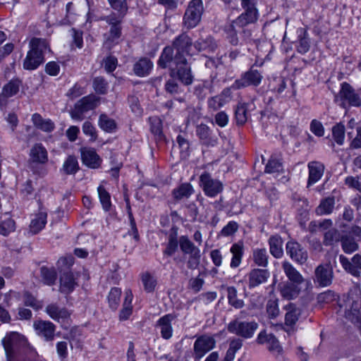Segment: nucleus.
Returning <instances> with one entry per match:
<instances>
[{
  "mask_svg": "<svg viewBox=\"0 0 361 361\" xmlns=\"http://www.w3.org/2000/svg\"><path fill=\"white\" fill-rule=\"evenodd\" d=\"M29 46L30 50L23 61V68L32 71L44 62V54L50 49L46 39L37 37L30 41Z\"/></svg>",
  "mask_w": 361,
  "mask_h": 361,
  "instance_id": "obj_1",
  "label": "nucleus"
},
{
  "mask_svg": "<svg viewBox=\"0 0 361 361\" xmlns=\"http://www.w3.org/2000/svg\"><path fill=\"white\" fill-rule=\"evenodd\" d=\"M244 11L234 20L239 27L247 26L257 22L259 12L257 8V0H238Z\"/></svg>",
  "mask_w": 361,
  "mask_h": 361,
  "instance_id": "obj_2",
  "label": "nucleus"
},
{
  "mask_svg": "<svg viewBox=\"0 0 361 361\" xmlns=\"http://www.w3.org/2000/svg\"><path fill=\"white\" fill-rule=\"evenodd\" d=\"M179 246L180 250L184 255H188L187 261V267L189 269H195L200 263V250L188 238V235H181L179 237Z\"/></svg>",
  "mask_w": 361,
  "mask_h": 361,
  "instance_id": "obj_3",
  "label": "nucleus"
},
{
  "mask_svg": "<svg viewBox=\"0 0 361 361\" xmlns=\"http://www.w3.org/2000/svg\"><path fill=\"white\" fill-rule=\"evenodd\" d=\"M204 12V6L202 0H191L188 5L183 16V23L185 28L195 27L201 21Z\"/></svg>",
  "mask_w": 361,
  "mask_h": 361,
  "instance_id": "obj_4",
  "label": "nucleus"
},
{
  "mask_svg": "<svg viewBox=\"0 0 361 361\" xmlns=\"http://www.w3.org/2000/svg\"><path fill=\"white\" fill-rule=\"evenodd\" d=\"M124 17L117 16L116 13H111L110 15L105 16L103 20L110 25L109 35L104 42V44L111 49L114 44L119 42L121 36V23Z\"/></svg>",
  "mask_w": 361,
  "mask_h": 361,
  "instance_id": "obj_5",
  "label": "nucleus"
},
{
  "mask_svg": "<svg viewBox=\"0 0 361 361\" xmlns=\"http://www.w3.org/2000/svg\"><path fill=\"white\" fill-rule=\"evenodd\" d=\"M341 86L340 91L335 97V100L341 102L340 106L346 108V105L348 104L351 106L360 107L361 99L353 87L346 82L341 83Z\"/></svg>",
  "mask_w": 361,
  "mask_h": 361,
  "instance_id": "obj_6",
  "label": "nucleus"
},
{
  "mask_svg": "<svg viewBox=\"0 0 361 361\" xmlns=\"http://www.w3.org/2000/svg\"><path fill=\"white\" fill-rule=\"evenodd\" d=\"M99 104V98L94 94L82 97L77 102L71 111V118L78 121L84 119V114L90 110L94 109Z\"/></svg>",
  "mask_w": 361,
  "mask_h": 361,
  "instance_id": "obj_7",
  "label": "nucleus"
},
{
  "mask_svg": "<svg viewBox=\"0 0 361 361\" xmlns=\"http://www.w3.org/2000/svg\"><path fill=\"white\" fill-rule=\"evenodd\" d=\"M25 343V338L20 334L16 332L7 334L2 340L7 361H14L16 355Z\"/></svg>",
  "mask_w": 361,
  "mask_h": 361,
  "instance_id": "obj_8",
  "label": "nucleus"
},
{
  "mask_svg": "<svg viewBox=\"0 0 361 361\" xmlns=\"http://www.w3.org/2000/svg\"><path fill=\"white\" fill-rule=\"evenodd\" d=\"M258 324L255 321L246 322L234 319L228 324V331L243 338H250L258 329Z\"/></svg>",
  "mask_w": 361,
  "mask_h": 361,
  "instance_id": "obj_9",
  "label": "nucleus"
},
{
  "mask_svg": "<svg viewBox=\"0 0 361 361\" xmlns=\"http://www.w3.org/2000/svg\"><path fill=\"white\" fill-rule=\"evenodd\" d=\"M263 75L261 72L251 67L250 70L243 73L239 79L235 80L231 87L239 90L248 86L257 87L261 83Z\"/></svg>",
  "mask_w": 361,
  "mask_h": 361,
  "instance_id": "obj_10",
  "label": "nucleus"
},
{
  "mask_svg": "<svg viewBox=\"0 0 361 361\" xmlns=\"http://www.w3.org/2000/svg\"><path fill=\"white\" fill-rule=\"evenodd\" d=\"M192 46V39L186 34L183 33L176 37L172 44L173 49L176 51L174 61H179V63L184 61V59H186L185 55L191 54Z\"/></svg>",
  "mask_w": 361,
  "mask_h": 361,
  "instance_id": "obj_11",
  "label": "nucleus"
},
{
  "mask_svg": "<svg viewBox=\"0 0 361 361\" xmlns=\"http://www.w3.org/2000/svg\"><path fill=\"white\" fill-rule=\"evenodd\" d=\"M200 186L204 194L210 197H214L223 190L224 186L221 181L214 179L207 172L203 173L200 177Z\"/></svg>",
  "mask_w": 361,
  "mask_h": 361,
  "instance_id": "obj_12",
  "label": "nucleus"
},
{
  "mask_svg": "<svg viewBox=\"0 0 361 361\" xmlns=\"http://www.w3.org/2000/svg\"><path fill=\"white\" fill-rule=\"evenodd\" d=\"M216 345V341L213 336L202 335L198 337L194 343L193 357L195 360L203 357L206 353L212 350Z\"/></svg>",
  "mask_w": 361,
  "mask_h": 361,
  "instance_id": "obj_13",
  "label": "nucleus"
},
{
  "mask_svg": "<svg viewBox=\"0 0 361 361\" xmlns=\"http://www.w3.org/2000/svg\"><path fill=\"white\" fill-rule=\"evenodd\" d=\"M283 309L286 311L284 317V330L287 332L294 331L296 323L301 315L302 310L293 302H288L283 306Z\"/></svg>",
  "mask_w": 361,
  "mask_h": 361,
  "instance_id": "obj_14",
  "label": "nucleus"
},
{
  "mask_svg": "<svg viewBox=\"0 0 361 361\" xmlns=\"http://www.w3.org/2000/svg\"><path fill=\"white\" fill-rule=\"evenodd\" d=\"M175 68H171V75L176 76L178 79L185 85H191L193 81V75L191 73L190 66L188 63L187 60L184 61H174Z\"/></svg>",
  "mask_w": 361,
  "mask_h": 361,
  "instance_id": "obj_15",
  "label": "nucleus"
},
{
  "mask_svg": "<svg viewBox=\"0 0 361 361\" xmlns=\"http://www.w3.org/2000/svg\"><path fill=\"white\" fill-rule=\"evenodd\" d=\"M290 257L300 264H305L308 259L307 251L298 242L288 241L286 246Z\"/></svg>",
  "mask_w": 361,
  "mask_h": 361,
  "instance_id": "obj_16",
  "label": "nucleus"
},
{
  "mask_svg": "<svg viewBox=\"0 0 361 361\" xmlns=\"http://www.w3.org/2000/svg\"><path fill=\"white\" fill-rule=\"evenodd\" d=\"M33 327L36 334L46 341L54 340L56 326L52 322L40 319L36 320L33 323Z\"/></svg>",
  "mask_w": 361,
  "mask_h": 361,
  "instance_id": "obj_17",
  "label": "nucleus"
},
{
  "mask_svg": "<svg viewBox=\"0 0 361 361\" xmlns=\"http://www.w3.org/2000/svg\"><path fill=\"white\" fill-rule=\"evenodd\" d=\"M247 285L250 289L266 283L270 277L269 271L266 269L255 268L247 274Z\"/></svg>",
  "mask_w": 361,
  "mask_h": 361,
  "instance_id": "obj_18",
  "label": "nucleus"
},
{
  "mask_svg": "<svg viewBox=\"0 0 361 361\" xmlns=\"http://www.w3.org/2000/svg\"><path fill=\"white\" fill-rule=\"evenodd\" d=\"M339 261L343 268L351 275L359 277L361 274V255H355L351 261L343 255L339 256Z\"/></svg>",
  "mask_w": 361,
  "mask_h": 361,
  "instance_id": "obj_19",
  "label": "nucleus"
},
{
  "mask_svg": "<svg viewBox=\"0 0 361 361\" xmlns=\"http://www.w3.org/2000/svg\"><path fill=\"white\" fill-rule=\"evenodd\" d=\"M334 272L327 264H320L315 269V283L322 287H326L332 283Z\"/></svg>",
  "mask_w": 361,
  "mask_h": 361,
  "instance_id": "obj_20",
  "label": "nucleus"
},
{
  "mask_svg": "<svg viewBox=\"0 0 361 361\" xmlns=\"http://www.w3.org/2000/svg\"><path fill=\"white\" fill-rule=\"evenodd\" d=\"M176 317L173 314H166L157 320L155 327L159 329L163 338L168 340L172 337L173 327L171 322Z\"/></svg>",
  "mask_w": 361,
  "mask_h": 361,
  "instance_id": "obj_21",
  "label": "nucleus"
},
{
  "mask_svg": "<svg viewBox=\"0 0 361 361\" xmlns=\"http://www.w3.org/2000/svg\"><path fill=\"white\" fill-rule=\"evenodd\" d=\"M82 163L90 169H98L102 164V159L93 148H83L81 149Z\"/></svg>",
  "mask_w": 361,
  "mask_h": 361,
  "instance_id": "obj_22",
  "label": "nucleus"
},
{
  "mask_svg": "<svg viewBox=\"0 0 361 361\" xmlns=\"http://www.w3.org/2000/svg\"><path fill=\"white\" fill-rule=\"evenodd\" d=\"M307 167L309 170L307 187H310L321 179L324 174L325 167L322 163L317 161L309 162Z\"/></svg>",
  "mask_w": 361,
  "mask_h": 361,
  "instance_id": "obj_23",
  "label": "nucleus"
},
{
  "mask_svg": "<svg viewBox=\"0 0 361 361\" xmlns=\"http://www.w3.org/2000/svg\"><path fill=\"white\" fill-rule=\"evenodd\" d=\"M59 290L62 293L68 294L73 291L78 286L77 278L71 271H64L60 276Z\"/></svg>",
  "mask_w": 361,
  "mask_h": 361,
  "instance_id": "obj_24",
  "label": "nucleus"
},
{
  "mask_svg": "<svg viewBox=\"0 0 361 361\" xmlns=\"http://www.w3.org/2000/svg\"><path fill=\"white\" fill-rule=\"evenodd\" d=\"M45 312L54 320L63 322L67 319L71 313L66 307H61L56 303H51L46 307Z\"/></svg>",
  "mask_w": 361,
  "mask_h": 361,
  "instance_id": "obj_25",
  "label": "nucleus"
},
{
  "mask_svg": "<svg viewBox=\"0 0 361 361\" xmlns=\"http://www.w3.org/2000/svg\"><path fill=\"white\" fill-rule=\"evenodd\" d=\"M196 134L204 145L214 146L217 143L216 137L212 136V131L205 124L201 123L197 126Z\"/></svg>",
  "mask_w": 361,
  "mask_h": 361,
  "instance_id": "obj_26",
  "label": "nucleus"
},
{
  "mask_svg": "<svg viewBox=\"0 0 361 361\" xmlns=\"http://www.w3.org/2000/svg\"><path fill=\"white\" fill-rule=\"evenodd\" d=\"M301 284L292 282H284L280 285V293L287 300L296 298L301 291Z\"/></svg>",
  "mask_w": 361,
  "mask_h": 361,
  "instance_id": "obj_27",
  "label": "nucleus"
},
{
  "mask_svg": "<svg viewBox=\"0 0 361 361\" xmlns=\"http://www.w3.org/2000/svg\"><path fill=\"white\" fill-rule=\"evenodd\" d=\"M179 245V238H178V228L173 226L170 231L168 236V242L166 248L163 251L164 256L171 257L178 250Z\"/></svg>",
  "mask_w": 361,
  "mask_h": 361,
  "instance_id": "obj_28",
  "label": "nucleus"
},
{
  "mask_svg": "<svg viewBox=\"0 0 361 361\" xmlns=\"http://www.w3.org/2000/svg\"><path fill=\"white\" fill-rule=\"evenodd\" d=\"M193 192L194 189L192 185L189 183H185L174 188L171 192V195L173 200L176 202H178L181 200L188 199Z\"/></svg>",
  "mask_w": 361,
  "mask_h": 361,
  "instance_id": "obj_29",
  "label": "nucleus"
},
{
  "mask_svg": "<svg viewBox=\"0 0 361 361\" xmlns=\"http://www.w3.org/2000/svg\"><path fill=\"white\" fill-rule=\"evenodd\" d=\"M282 268L289 280L288 282L302 284L305 281L301 274L289 262L284 261L282 263Z\"/></svg>",
  "mask_w": 361,
  "mask_h": 361,
  "instance_id": "obj_30",
  "label": "nucleus"
},
{
  "mask_svg": "<svg viewBox=\"0 0 361 361\" xmlns=\"http://www.w3.org/2000/svg\"><path fill=\"white\" fill-rule=\"evenodd\" d=\"M268 243L271 255L276 259L281 258L283 255L282 238L279 235H271L269 238Z\"/></svg>",
  "mask_w": 361,
  "mask_h": 361,
  "instance_id": "obj_31",
  "label": "nucleus"
},
{
  "mask_svg": "<svg viewBox=\"0 0 361 361\" xmlns=\"http://www.w3.org/2000/svg\"><path fill=\"white\" fill-rule=\"evenodd\" d=\"M30 157L33 162L45 164L48 161L47 151L42 144H35L30 149Z\"/></svg>",
  "mask_w": 361,
  "mask_h": 361,
  "instance_id": "obj_32",
  "label": "nucleus"
},
{
  "mask_svg": "<svg viewBox=\"0 0 361 361\" xmlns=\"http://www.w3.org/2000/svg\"><path fill=\"white\" fill-rule=\"evenodd\" d=\"M153 67L152 62L147 58H142L133 66L135 74L140 77L148 75Z\"/></svg>",
  "mask_w": 361,
  "mask_h": 361,
  "instance_id": "obj_33",
  "label": "nucleus"
},
{
  "mask_svg": "<svg viewBox=\"0 0 361 361\" xmlns=\"http://www.w3.org/2000/svg\"><path fill=\"white\" fill-rule=\"evenodd\" d=\"M269 258L266 248L257 247L252 250V259L257 267L266 268L269 264Z\"/></svg>",
  "mask_w": 361,
  "mask_h": 361,
  "instance_id": "obj_34",
  "label": "nucleus"
},
{
  "mask_svg": "<svg viewBox=\"0 0 361 361\" xmlns=\"http://www.w3.org/2000/svg\"><path fill=\"white\" fill-rule=\"evenodd\" d=\"M230 251L232 254L230 266L231 268H237L241 264L242 258L244 254L243 243L242 242H238L233 244Z\"/></svg>",
  "mask_w": 361,
  "mask_h": 361,
  "instance_id": "obj_35",
  "label": "nucleus"
},
{
  "mask_svg": "<svg viewBox=\"0 0 361 361\" xmlns=\"http://www.w3.org/2000/svg\"><path fill=\"white\" fill-rule=\"evenodd\" d=\"M340 242L343 251L346 254H351L359 248L355 238L349 233L342 235Z\"/></svg>",
  "mask_w": 361,
  "mask_h": 361,
  "instance_id": "obj_36",
  "label": "nucleus"
},
{
  "mask_svg": "<svg viewBox=\"0 0 361 361\" xmlns=\"http://www.w3.org/2000/svg\"><path fill=\"white\" fill-rule=\"evenodd\" d=\"M150 131L154 135L157 141H163L164 135L162 130V121L158 116L149 118Z\"/></svg>",
  "mask_w": 361,
  "mask_h": 361,
  "instance_id": "obj_37",
  "label": "nucleus"
},
{
  "mask_svg": "<svg viewBox=\"0 0 361 361\" xmlns=\"http://www.w3.org/2000/svg\"><path fill=\"white\" fill-rule=\"evenodd\" d=\"M335 206L334 197H327L321 200L316 208V214L319 216L328 215L333 212Z\"/></svg>",
  "mask_w": 361,
  "mask_h": 361,
  "instance_id": "obj_38",
  "label": "nucleus"
},
{
  "mask_svg": "<svg viewBox=\"0 0 361 361\" xmlns=\"http://www.w3.org/2000/svg\"><path fill=\"white\" fill-rule=\"evenodd\" d=\"M33 124L37 128L44 132H51L55 128L54 123L50 119H44L39 114H34L32 116Z\"/></svg>",
  "mask_w": 361,
  "mask_h": 361,
  "instance_id": "obj_39",
  "label": "nucleus"
},
{
  "mask_svg": "<svg viewBox=\"0 0 361 361\" xmlns=\"http://www.w3.org/2000/svg\"><path fill=\"white\" fill-rule=\"evenodd\" d=\"M47 214L45 212H39L35 216L30 224V231L32 234L39 233L47 224Z\"/></svg>",
  "mask_w": 361,
  "mask_h": 361,
  "instance_id": "obj_40",
  "label": "nucleus"
},
{
  "mask_svg": "<svg viewBox=\"0 0 361 361\" xmlns=\"http://www.w3.org/2000/svg\"><path fill=\"white\" fill-rule=\"evenodd\" d=\"M360 303L359 301L353 300L349 309L345 311V317L346 319L353 323L361 322V313L360 311Z\"/></svg>",
  "mask_w": 361,
  "mask_h": 361,
  "instance_id": "obj_41",
  "label": "nucleus"
},
{
  "mask_svg": "<svg viewBox=\"0 0 361 361\" xmlns=\"http://www.w3.org/2000/svg\"><path fill=\"white\" fill-rule=\"evenodd\" d=\"M249 106L250 104L246 103H241L237 106L235 110V117L237 125L243 126L247 121L250 116L248 112Z\"/></svg>",
  "mask_w": 361,
  "mask_h": 361,
  "instance_id": "obj_42",
  "label": "nucleus"
},
{
  "mask_svg": "<svg viewBox=\"0 0 361 361\" xmlns=\"http://www.w3.org/2000/svg\"><path fill=\"white\" fill-rule=\"evenodd\" d=\"M194 47L198 51H207L213 52L217 46L212 37H207L205 39L200 38L197 39L194 43Z\"/></svg>",
  "mask_w": 361,
  "mask_h": 361,
  "instance_id": "obj_43",
  "label": "nucleus"
},
{
  "mask_svg": "<svg viewBox=\"0 0 361 361\" xmlns=\"http://www.w3.org/2000/svg\"><path fill=\"white\" fill-rule=\"evenodd\" d=\"M22 85V81L18 78L11 80L6 83L2 90V94L5 97H11L16 95Z\"/></svg>",
  "mask_w": 361,
  "mask_h": 361,
  "instance_id": "obj_44",
  "label": "nucleus"
},
{
  "mask_svg": "<svg viewBox=\"0 0 361 361\" xmlns=\"http://www.w3.org/2000/svg\"><path fill=\"white\" fill-rule=\"evenodd\" d=\"M40 276L44 284L52 286L55 283L57 274L54 267L42 266L40 268Z\"/></svg>",
  "mask_w": 361,
  "mask_h": 361,
  "instance_id": "obj_45",
  "label": "nucleus"
},
{
  "mask_svg": "<svg viewBox=\"0 0 361 361\" xmlns=\"http://www.w3.org/2000/svg\"><path fill=\"white\" fill-rule=\"evenodd\" d=\"M298 33V44L297 50L300 54H305L310 50V44L307 37V30L304 28H299Z\"/></svg>",
  "mask_w": 361,
  "mask_h": 361,
  "instance_id": "obj_46",
  "label": "nucleus"
},
{
  "mask_svg": "<svg viewBox=\"0 0 361 361\" xmlns=\"http://www.w3.org/2000/svg\"><path fill=\"white\" fill-rule=\"evenodd\" d=\"M173 49L172 47H166L158 60V66L166 68L171 63H174Z\"/></svg>",
  "mask_w": 361,
  "mask_h": 361,
  "instance_id": "obj_47",
  "label": "nucleus"
},
{
  "mask_svg": "<svg viewBox=\"0 0 361 361\" xmlns=\"http://www.w3.org/2000/svg\"><path fill=\"white\" fill-rule=\"evenodd\" d=\"M228 302L235 309H240L244 306V301L238 298V290L234 286L226 288Z\"/></svg>",
  "mask_w": 361,
  "mask_h": 361,
  "instance_id": "obj_48",
  "label": "nucleus"
},
{
  "mask_svg": "<svg viewBox=\"0 0 361 361\" xmlns=\"http://www.w3.org/2000/svg\"><path fill=\"white\" fill-rule=\"evenodd\" d=\"M341 235L336 228H330L324 234L323 244L325 246H332L341 240Z\"/></svg>",
  "mask_w": 361,
  "mask_h": 361,
  "instance_id": "obj_49",
  "label": "nucleus"
},
{
  "mask_svg": "<svg viewBox=\"0 0 361 361\" xmlns=\"http://www.w3.org/2000/svg\"><path fill=\"white\" fill-rule=\"evenodd\" d=\"M62 170L67 175L75 174L79 170V164L75 156L70 155L65 160Z\"/></svg>",
  "mask_w": 361,
  "mask_h": 361,
  "instance_id": "obj_50",
  "label": "nucleus"
},
{
  "mask_svg": "<svg viewBox=\"0 0 361 361\" xmlns=\"http://www.w3.org/2000/svg\"><path fill=\"white\" fill-rule=\"evenodd\" d=\"M211 82L209 81H202L197 84L194 87V94L200 99H204L208 93L211 92Z\"/></svg>",
  "mask_w": 361,
  "mask_h": 361,
  "instance_id": "obj_51",
  "label": "nucleus"
},
{
  "mask_svg": "<svg viewBox=\"0 0 361 361\" xmlns=\"http://www.w3.org/2000/svg\"><path fill=\"white\" fill-rule=\"evenodd\" d=\"M111 7L118 12L117 16L124 17L128 10L127 0H108Z\"/></svg>",
  "mask_w": 361,
  "mask_h": 361,
  "instance_id": "obj_52",
  "label": "nucleus"
},
{
  "mask_svg": "<svg viewBox=\"0 0 361 361\" xmlns=\"http://www.w3.org/2000/svg\"><path fill=\"white\" fill-rule=\"evenodd\" d=\"M121 295V288L115 287L111 289L108 295V302L110 308L113 310H116L118 308L120 304Z\"/></svg>",
  "mask_w": 361,
  "mask_h": 361,
  "instance_id": "obj_53",
  "label": "nucleus"
},
{
  "mask_svg": "<svg viewBox=\"0 0 361 361\" xmlns=\"http://www.w3.org/2000/svg\"><path fill=\"white\" fill-rule=\"evenodd\" d=\"M99 127L106 132H113L116 128L115 121L106 114H101L99 118Z\"/></svg>",
  "mask_w": 361,
  "mask_h": 361,
  "instance_id": "obj_54",
  "label": "nucleus"
},
{
  "mask_svg": "<svg viewBox=\"0 0 361 361\" xmlns=\"http://www.w3.org/2000/svg\"><path fill=\"white\" fill-rule=\"evenodd\" d=\"M334 140L338 145H343L345 140V126L342 123H336L332 128Z\"/></svg>",
  "mask_w": 361,
  "mask_h": 361,
  "instance_id": "obj_55",
  "label": "nucleus"
},
{
  "mask_svg": "<svg viewBox=\"0 0 361 361\" xmlns=\"http://www.w3.org/2000/svg\"><path fill=\"white\" fill-rule=\"evenodd\" d=\"M266 311L269 319H275L280 314L278 299H270L266 305Z\"/></svg>",
  "mask_w": 361,
  "mask_h": 361,
  "instance_id": "obj_56",
  "label": "nucleus"
},
{
  "mask_svg": "<svg viewBox=\"0 0 361 361\" xmlns=\"http://www.w3.org/2000/svg\"><path fill=\"white\" fill-rule=\"evenodd\" d=\"M227 102L224 94L216 95L209 98L207 101L208 107L212 111H217Z\"/></svg>",
  "mask_w": 361,
  "mask_h": 361,
  "instance_id": "obj_57",
  "label": "nucleus"
},
{
  "mask_svg": "<svg viewBox=\"0 0 361 361\" xmlns=\"http://www.w3.org/2000/svg\"><path fill=\"white\" fill-rule=\"evenodd\" d=\"M236 27H239L234 23V20H233L231 24H230L226 28V32L227 35L226 37L229 43L233 46H237L239 44V39L237 35V30L235 29Z\"/></svg>",
  "mask_w": 361,
  "mask_h": 361,
  "instance_id": "obj_58",
  "label": "nucleus"
},
{
  "mask_svg": "<svg viewBox=\"0 0 361 361\" xmlns=\"http://www.w3.org/2000/svg\"><path fill=\"white\" fill-rule=\"evenodd\" d=\"M99 197L103 209L109 211L111 203L109 193L105 190L102 185H99L97 188Z\"/></svg>",
  "mask_w": 361,
  "mask_h": 361,
  "instance_id": "obj_59",
  "label": "nucleus"
},
{
  "mask_svg": "<svg viewBox=\"0 0 361 361\" xmlns=\"http://www.w3.org/2000/svg\"><path fill=\"white\" fill-rule=\"evenodd\" d=\"M16 229V223L13 219L8 218L0 222V234L8 236Z\"/></svg>",
  "mask_w": 361,
  "mask_h": 361,
  "instance_id": "obj_60",
  "label": "nucleus"
},
{
  "mask_svg": "<svg viewBox=\"0 0 361 361\" xmlns=\"http://www.w3.org/2000/svg\"><path fill=\"white\" fill-rule=\"evenodd\" d=\"M93 88L99 94H104L107 92L108 82L103 77H96L93 80Z\"/></svg>",
  "mask_w": 361,
  "mask_h": 361,
  "instance_id": "obj_61",
  "label": "nucleus"
},
{
  "mask_svg": "<svg viewBox=\"0 0 361 361\" xmlns=\"http://www.w3.org/2000/svg\"><path fill=\"white\" fill-rule=\"evenodd\" d=\"M243 342L240 338H235L230 343L226 356L229 359L234 360L235 353L242 347Z\"/></svg>",
  "mask_w": 361,
  "mask_h": 361,
  "instance_id": "obj_62",
  "label": "nucleus"
},
{
  "mask_svg": "<svg viewBox=\"0 0 361 361\" xmlns=\"http://www.w3.org/2000/svg\"><path fill=\"white\" fill-rule=\"evenodd\" d=\"M281 171H282L281 162L276 158L271 157L266 166L265 171L267 173H272L279 172Z\"/></svg>",
  "mask_w": 361,
  "mask_h": 361,
  "instance_id": "obj_63",
  "label": "nucleus"
},
{
  "mask_svg": "<svg viewBox=\"0 0 361 361\" xmlns=\"http://www.w3.org/2000/svg\"><path fill=\"white\" fill-rule=\"evenodd\" d=\"M348 137L352 139L350 147L353 149L361 148V127H356V135L353 137V131L348 132Z\"/></svg>",
  "mask_w": 361,
  "mask_h": 361,
  "instance_id": "obj_64",
  "label": "nucleus"
}]
</instances>
